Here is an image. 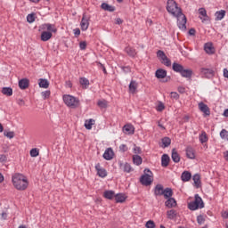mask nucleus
Segmentation results:
<instances>
[{
	"label": "nucleus",
	"mask_w": 228,
	"mask_h": 228,
	"mask_svg": "<svg viewBox=\"0 0 228 228\" xmlns=\"http://www.w3.org/2000/svg\"><path fill=\"white\" fill-rule=\"evenodd\" d=\"M164 191H165V189L163 188V185L157 184L154 189V195L156 197H161V195H163Z\"/></svg>",
	"instance_id": "nucleus-11"
},
{
	"label": "nucleus",
	"mask_w": 228,
	"mask_h": 228,
	"mask_svg": "<svg viewBox=\"0 0 228 228\" xmlns=\"http://www.w3.org/2000/svg\"><path fill=\"white\" fill-rule=\"evenodd\" d=\"M140 181L141 184H143V186H151V184H152L154 178L152 177V172L151 169L144 170V175L141 176Z\"/></svg>",
	"instance_id": "nucleus-4"
},
{
	"label": "nucleus",
	"mask_w": 228,
	"mask_h": 228,
	"mask_svg": "<svg viewBox=\"0 0 228 228\" xmlns=\"http://www.w3.org/2000/svg\"><path fill=\"white\" fill-rule=\"evenodd\" d=\"M199 140H200V143H206V142H208V134H206V132L203 131L201 133V134H200Z\"/></svg>",
	"instance_id": "nucleus-36"
},
{
	"label": "nucleus",
	"mask_w": 228,
	"mask_h": 228,
	"mask_svg": "<svg viewBox=\"0 0 228 228\" xmlns=\"http://www.w3.org/2000/svg\"><path fill=\"white\" fill-rule=\"evenodd\" d=\"M94 124H95V120L94 119H88V120H86L85 122V127L86 129H92V126H94Z\"/></svg>",
	"instance_id": "nucleus-42"
},
{
	"label": "nucleus",
	"mask_w": 228,
	"mask_h": 228,
	"mask_svg": "<svg viewBox=\"0 0 228 228\" xmlns=\"http://www.w3.org/2000/svg\"><path fill=\"white\" fill-rule=\"evenodd\" d=\"M95 170L97 171V175H99V177H102V179H104V177L108 175V172H106V169L102 168L101 167V164L99 163L95 165Z\"/></svg>",
	"instance_id": "nucleus-8"
},
{
	"label": "nucleus",
	"mask_w": 228,
	"mask_h": 228,
	"mask_svg": "<svg viewBox=\"0 0 228 228\" xmlns=\"http://www.w3.org/2000/svg\"><path fill=\"white\" fill-rule=\"evenodd\" d=\"M43 29H47L48 33H56L58 31V28H56V26L51 23H45L42 25Z\"/></svg>",
	"instance_id": "nucleus-9"
},
{
	"label": "nucleus",
	"mask_w": 228,
	"mask_h": 228,
	"mask_svg": "<svg viewBox=\"0 0 228 228\" xmlns=\"http://www.w3.org/2000/svg\"><path fill=\"white\" fill-rule=\"evenodd\" d=\"M197 222H198V224H200V225H202V224H204V216H199L197 217Z\"/></svg>",
	"instance_id": "nucleus-54"
},
{
	"label": "nucleus",
	"mask_w": 228,
	"mask_h": 228,
	"mask_svg": "<svg viewBox=\"0 0 228 228\" xmlns=\"http://www.w3.org/2000/svg\"><path fill=\"white\" fill-rule=\"evenodd\" d=\"M19 86L21 90H26L29 86V81L27 78H23L19 81Z\"/></svg>",
	"instance_id": "nucleus-23"
},
{
	"label": "nucleus",
	"mask_w": 228,
	"mask_h": 228,
	"mask_svg": "<svg viewBox=\"0 0 228 228\" xmlns=\"http://www.w3.org/2000/svg\"><path fill=\"white\" fill-rule=\"evenodd\" d=\"M123 132L126 134H134V126L132 125H125L123 127Z\"/></svg>",
	"instance_id": "nucleus-18"
},
{
	"label": "nucleus",
	"mask_w": 228,
	"mask_h": 228,
	"mask_svg": "<svg viewBox=\"0 0 228 228\" xmlns=\"http://www.w3.org/2000/svg\"><path fill=\"white\" fill-rule=\"evenodd\" d=\"M170 163V157L167 154H164L161 157V166L167 167Z\"/></svg>",
	"instance_id": "nucleus-28"
},
{
	"label": "nucleus",
	"mask_w": 228,
	"mask_h": 228,
	"mask_svg": "<svg viewBox=\"0 0 228 228\" xmlns=\"http://www.w3.org/2000/svg\"><path fill=\"white\" fill-rule=\"evenodd\" d=\"M186 156L189 159H195V150L193 148L188 146L186 148Z\"/></svg>",
	"instance_id": "nucleus-20"
},
{
	"label": "nucleus",
	"mask_w": 228,
	"mask_h": 228,
	"mask_svg": "<svg viewBox=\"0 0 228 228\" xmlns=\"http://www.w3.org/2000/svg\"><path fill=\"white\" fill-rule=\"evenodd\" d=\"M126 195H125V194H122V193L117 194V195L115 196V200H116V202H120V203L126 202Z\"/></svg>",
	"instance_id": "nucleus-35"
},
{
	"label": "nucleus",
	"mask_w": 228,
	"mask_h": 228,
	"mask_svg": "<svg viewBox=\"0 0 228 228\" xmlns=\"http://www.w3.org/2000/svg\"><path fill=\"white\" fill-rule=\"evenodd\" d=\"M223 115H224V117H228V109L224 110Z\"/></svg>",
	"instance_id": "nucleus-64"
},
{
	"label": "nucleus",
	"mask_w": 228,
	"mask_h": 228,
	"mask_svg": "<svg viewBox=\"0 0 228 228\" xmlns=\"http://www.w3.org/2000/svg\"><path fill=\"white\" fill-rule=\"evenodd\" d=\"M162 195L165 197V199H170V197L173 195L172 189L166 188Z\"/></svg>",
	"instance_id": "nucleus-41"
},
{
	"label": "nucleus",
	"mask_w": 228,
	"mask_h": 228,
	"mask_svg": "<svg viewBox=\"0 0 228 228\" xmlns=\"http://www.w3.org/2000/svg\"><path fill=\"white\" fill-rule=\"evenodd\" d=\"M43 99H49L51 97V91H44L41 93Z\"/></svg>",
	"instance_id": "nucleus-47"
},
{
	"label": "nucleus",
	"mask_w": 228,
	"mask_h": 228,
	"mask_svg": "<svg viewBox=\"0 0 228 228\" xmlns=\"http://www.w3.org/2000/svg\"><path fill=\"white\" fill-rule=\"evenodd\" d=\"M220 136H221L222 140H228V131L225 129H223L220 132Z\"/></svg>",
	"instance_id": "nucleus-45"
},
{
	"label": "nucleus",
	"mask_w": 228,
	"mask_h": 228,
	"mask_svg": "<svg viewBox=\"0 0 228 228\" xmlns=\"http://www.w3.org/2000/svg\"><path fill=\"white\" fill-rule=\"evenodd\" d=\"M74 35L76 37H79V35H81V30H79V28H75L74 29Z\"/></svg>",
	"instance_id": "nucleus-58"
},
{
	"label": "nucleus",
	"mask_w": 228,
	"mask_h": 228,
	"mask_svg": "<svg viewBox=\"0 0 228 228\" xmlns=\"http://www.w3.org/2000/svg\"><path fill=\"white\" fill-rule=\"evenodd\" d=\"M79 83L82 88H88V86H90V80H88L86 77H80Z\"/></svg>",
	"instance_id": "nucleus-29"
},
{
	"label": "nucleus",
	"mask_w": 228,
	"mask_h": 228,
	"mask_svg": "<svg viewBox=\"0 0 228 228\" xmlns=\"http://www.w3.org/2000/svg\"><path fill=\"white\" fill-rule=\"evenodd\" d=\"M126 53L128 54V56H131L132 58H134V56H136V50L133 47H126L125 49Z\"/></svg>",
	"instance_id": "nucleus-32"
},
{
	"label": "nucleus",
	"mask_w": 228,
	"mask_h": 228,
	"mask_svg": "<svg viewBox=\"0 0 228 228\" xmlns=\"http://www.w3.org/2000/svg\"><path fill=\"white\" fill-rule=\"evenodd\" d=\"M167 216L169 220H175V218H177V211L174 209L167 210Z\"/></svg>",
	"instance_id": "nucleus-26"
},
{
	"label": "nucleus",
	"mask_w": 228,
	"mask_h": 228,
	"mask_svg": "<svg viewBox=\"0 0 228 228\" xmlns=\"http://www.w3.org/2000/svg\"><path fill=\"white\" fill-rule=\"evenodd\" d=\"M204 49L207 54H215V47L213 46V44L211 43L205 44Z\"/></svg>",
	"instance_id": "nucleus-12"
},
{
	"label": "nucleus",
	"mask_w": 228,
	"mask_h": 228,
	"mask_svg": "<svg viewBox=\"0 0 228 228\" xmlns=\"http://www.w3.org/2000/svg\"><path fill=\"white\" fill-rule=\"evenodd\" d=\"M134 154H142V149L138 146L134 147Z\"/></svg>",
	"instance_id": "nucleus-53"
},
{
	"label": "nucleus",
	"mask_w": 228,
	"mask_h": 228,
	"mask_svg": "<svg viewBox=\"0 0 228 228\" xmlns=\"http://www.w3.org/2000/svg\"><path fill=\"white\" fill-rule=\"evenodd\" d=\"M181 179L183 183H188L191 179V173L184 171L182 173Z\"/></svg>",
	"instance_id": "nucleus-21"
},
{
	"label": "nucleus",
	"mask_w": 228,
	"mask_h": 228,
	"mask_svg": "<svg viewBox=\"0 0 228 228\" xmlns=\"http://www.w3.org/2000/svg\"><path fill=\"white\" fill-rule=\"evenodd\" d=\"M63 101L69 108H77V106H79V100L70 94H65L63 96Z\"/></svg>",
	"instance_id": "nucleus-5"
},
{
	"label": "nucleus",
	"mask_w": 228,
	"mask_h": 228,
	"mask_svg": "<svg viewBox=\"0 0 228 228\" xmlns=\"http://www.w3.org/2000/svg\"><path fill=\"white\" fill-rule=\"evenodd\" d=\"M80 26L82 31H86V29H88V26H90V22H88V19L85 18V15H83Z\"/></svg>",
	"instance_id": "nucleus-17"
},
{
	"label": "nucleus",
	"mask_w": 228,
	"mask_h": 228,
	"mask_svg": "<svg viewBox=\"0 0 228 228\" xmlns=\"http://www.w3.org/2000/svg\"><path fill=\"white\" fill-rule=\"evenodd\" d=\"M195 188H200V175L196 174L192 176Z\"/></svg>",
	"instance_id": "nucleus-25"
},
{
	"label": "nucleus",
	"mask_w": 228,
	"mask_h": 228,
	"mask_svg": "<svg viewBox=\"0 0 228 228\" xmlns=\"http://www.w3.org/2000/svg\"><path fill=\"white\" fill-rule=\"evenodd\" d=\"M120 168L122 169L123 172H126L127 174L133 172V167L129 163L120 164Z\"/></svg>",
	"instance_id": "nucleus-22"
},
{
	"label": "nucleus",
	"mask_w": 228,
	"mask_h": 228,
	"mask_svg": "<svg viewBox=\"0 0 228 228\" xmlns=\"http://www.w3.org/2000/svg\"><path fill=\"white\" fill-rule=\"evenodd\" d=\"M171 99H179V94L175 93V92H171Z\"/></svg>",
	"instance_id": "nucleus-56"
},
{
	"label": "nucleus",
	"mask_w": 228,
	"mask_h": 228,
	"mask_svg": "<svg viewBox=\"0 0 228 228\" xmlns=\"http://www.w3.org/2000/svg\"><path fill=\"white\" fill-rule=\"evenodd\" d=\"M200 74L203 75L204 77H207V79H211V77L215 76V71L211 69L202 68L200 69Z\"/></svg>",
	"instance_id": "nucleus-6"
},
{
	"label": "nucleus",
	"mask_w": 228,
	"mask_h": 228,
	"mask_svg": "<svg viewBox=\"0 0 228 228\" xmlns=\"http://www.w3.org/2000/svg\"><path fill=\"white\" fill-rule=\"evenodd\" d=\"M2 94L7 95V97H12L13 95V89L12 87H3Z\"/></svg>",
	"instance_id": "nucleus-31"
},
{
	"label": "nucleus",
	"mask_w": 228,
	"mask_h": 228,
	"mask_svg": "<svg viewBox=\"0 0 228 228\" xmlns=\"http://www.w3.org/2000/svg\"><path fill=\"white\" fill-rule=\"evenodd\" d=\"M7 216H8V214H6V212H3V213L1 214V218H2V220H6Z\"/></svg>",
	"instance_id": "nucleus-60"
},
{
	"label": "nucleus",
	"mask_w": 228,
	"mask_h": 228,
	"mask_svg": "<svg viewBox=\"0 0 228 228\" xmlns=\"http://www.w3.org/2000/svg\"><path fill=\"white\" fill-rule=\"evenodd\" d=\"M224 76L225 77H227V79H228V69H224Z\"/></svg>",
	"instance_id": "nucleus-63"
},
{
	"label": "nucleus",
	"mask_w": 228,
	"mask_h": 228,
	"mask_svg": "<svg viewBox=\"0 0 228 228\" xmlns=\"http://www.w3.org/2000/svg\"><path fill=\"white\" fill-rule=\"evenodd\" d=\"M137 89H138V83L134 80H132L129 84L130 94H136Z\"/></svg>",
	"instance_id": "nucleus-19"
},
{
	"label": "nucleus",
	"mask_w": 228,
	"mask_h": 228,
	"mask_svg": "<svg viewBox=\"0 0 228 228\" xmlns=\"http://www.w3.org/2000/svg\"><path fill=\"white\" fill-rule=\"evenodd\" d=\"M79 47H80L81 51H85V49H86V42H85V41L80 42Z\"/></svg>",
	"instance_id": "nucleus-55"
},
{
	"label": "nucleus",
	"mask_w": 228,
	"mask_h": 228,
	"mask_svg": "<svg viewBox=\"0 0 228 228\" xmlns=\"http://www.w3.org/2000/svg\"><path fill=\"white\" fill-rule=\"evenodd\" d=\"M40 152L38 151V149L33 148L32 150H30L31 158H37Z\"/></svg>",
	"instance_id": "nucleus-44"
},
{
	"label": "nucleus",
	"mask_w": 228,
	"mask_h": 228,
	"mask_svg": "<svg viewBox=\"0 0 228 228\" xmlns=\"http://www.w3.org/2000/svg\"><path fill=\"white\" fill-rule=\"evenodd\" d=\"M7 158L6 155H1L0 156V162L1 163H4V161H6Z\"/></svg>",
	"instance_id": "nucleus-59"
},
{
	"label": "nucleus",
	"mask_w": 228,
	"mask_h": 228,
	"mask_svg": "<svg viewBox=\"0 0 228 228\" xmlns=\"http://www.w3.org/2000/svg\"><path fill=\"white\" fill-rule=\"evenodd\" d=\"M157 56L160 58V60H163L167 55L165 54V52L159 50L157 52Z\"/></svg>",
	"instance_id": "nucleus-52"
},
{
	"label": "nucleus",
	"mask_w": 228,
	"mask_h": 228,
	"mask_svg": "<svg viewBox=\"0 0 228 228\" xmlns=\"http://www.w3.org/2000/svg\"><path fill=\"white\" fill-rule=\"evenodd\" d=\"M133 161H134V165H137L138 167L142 163V157H140L139 155H134Z\"/></svg>",
	"instance_id": "nucleus-43"
},
{
	"label": "nucleus",
	"mask_w": 228,
	"mask_h": 228,
	"mask_svg": "<svg viewBox=\"0 0 228 228\" xmlns=\"http://www.w3.org/2000/svg\"><path fill=\"white\" fill-rule=\"evenodd\" d=\"M166 208H168L171 209L172 208H175L177 206V201H175V199L174 198H169L165 202Z\"/></svg>",
	"instance_id": "nucleus-13"
},
{
	"label": "nucleus",
	"mask_w": 228,
	"mask_h": 228,
	"mask_svg": "<svg viewBox=\"0 0 228 228\" xmlns=\"http://www.w3.org/2000/svg\"><path fill=\"white\" fill-rule=\"evenodd\" d=\"M97 106H99L101 110H104L108 108V102L106 100H99L97 102Z\"/></svg>",
	"instance_id": "nucleus-39"
},
{
	"label": "nucleus",
	"mask_w": 228,
	"mask_h": 228,
	"mask_svg": "<svg viewBox=\"0 0 228 228\" xmlns=\"http://www.w3.org/2000/svg\"><path fill=\"white\" fill-rule=\"evenodd\" d=\"M102 10H105L106 12H115V7L110 5L106 3L102 4Z\"/></svg>",
	"instance_id": "nucleus-38"
},
{
	"label": "nucleus",
	"mask_w": 228,
	"mask_h": 228,
	"mask_svg": "<svg viewBox=\"0 0 228 228\" xmlns=\"http://www.w3.org/2000/svg\"><path fill=\"white\" fill-rule=\"evenodd\" d=\"M155 76L157 79H164V77H167V70L161 69H157Z\"/></svg>",
	"instance_id": "nucleus-14"
},
{
	"label": "nucleus",
	"mask_w": 228,
	"mask_h": 228,
	"mask_svg": "<svg viewBox=\"0 0 228 228\" xmlns=\"http://www.w3.org/2000/svg\"><path fill=\"white\" fill-rule=\"evenodd\" d=\"M157 111H163L165 110V104L163 102H159L156 107Z\"/></svg>",
	"instance_id": "nucleus-50"
},
{
	"label": "nucleus",
	"mask_w": 228,
	"mask_h": 228,
	"mask_svg": "<svg viewBox=\"0 0 228 228\" xmlns=\"http://www.w3.org/2000/svg\"><path fill=\"white\" fill-rule=\"evenodd\" d=\"M182 77H186L187 79H191V76L193 74V71L190 69H182V72L180 73Z\"/></svg>",
	"instance_id": "nucleus-15"
},
{
	"label": "nucleus",
	"mask_w": 228,
	"mask_h": 228,
	"mask_svg": "<svg viewBox=\"0 0 228 228\" xmlns=\"http://www.w3.org/2000/svg\"><path fill=\"white\" fill-rule=\"evenodd\" d=\"M162 63L166 65V67H170L172 65V61H170L167 58V55L164 59H162Z\"/></svg>",
	"instance_id": "nucleus-49"
},
{
	"label": "nucleus",
	"mask_w": 228,
	"mask_h": 228,
	"mask_svg": "<svg viewBox=\"0 0 228 228\" xmlns=\"http://www.w3.org/2000/svg\"><path fill=\"white\" fill-rule=\"evenodd\" d=\"M103 196L105 197V199H108L109 200H111V199H113V197H115V191H105L103 193Z\"/></svg>",
	"instance_id": "nucleus-34"
},
{
	"label": "nucleus",
	"mask_w": 228,
	"mask_h": 228,
	"mask_svg": "<svg viewBox=\"0 0 228 228\" xmlns=\"http://www.w3.org/2000/svg\"><path fill=\"white\" fill-rule=\"evenodd\" d=\"M167 10L171 15H174V17H176L177 19V26L179 29H182V31H184L186 29V16L183 14V12H181V8L177 7V4L174 0H168Z\"/></svg>",
	"instance_id": "nucleus-1"
},
{
	"label": "nucleus",
	"mask_w": 228,
	"mask_h": 228,
	"mask_svg": "<svg viewBox=\"0 0 228 228\" xmlns=\"http://www.w3.org/2000/svg\"><path fill=\"white\" fill-rule=\"evenodd\" d=\"M120 151H122L123 152H126V151H127V146H126V144H121L119 146Z\"/></svg>",
	"instance_id": "nucleus-57"
},
{
	"label": "nucleus",
	"mask_w": 228,
	"mask_h": 228,
	"mask_svg": "<svg viewBox=\"0 0 228 228\" xmlns=\"http://www.w3.org/2000/svg\"><path fill=\"white\" fill-rule=\"evenodd\" d=\"M225 17V11L221 10L216 12V20H222Z\"/></svg>",
	"instance_id": "nucleus-37"
},
{
	"label": "nucleus",
	"mask_w": 228,
	"mask_h": 228,
	"mask_svg": "<svg viewBox=\"0 0 228 228\" xmlns=\"http://www.w3.org/2000/svg\"><path fill=\"white\" fill-rule=\"evenodd\" d=\"M199 13H200V19L202 20V22L205 20H208V12H206V9L204 8H200L199 9Z\"/></svg>",
	"instance_id": "nucleus-27"
},
{
	"label": "nucleus",
	"mask_w": 228,
	"mask_h": 228,
	"mask_svg": "<svg viewBox=\"0 0 228 228\" xmlns=\"http://www.w3.org/2000/svg\"><path fill=\"white\" fill-rule=\"evenodd\" d=\"M189 209L191 211H197V209H202L204 208V201H202V198L199 196V194H195L194 201H191L188 204Z\"/></svg>",
	"instance_id": "nucleus-3"
},
{
	"label": "nucleus",
	"mask_w": 228,
	"mask_h": 228,
	"mask_svg": "<svg viewBox=\"0 0 228 228\" xmlns=\"http://www.w3.org/2000/svg\"><path fill=\"white\" fill-rule=\"evenodd\" d=\"M184 69V67H183V65L174 62L173 63V70L175 72H179V74H181V72L183 71V69Z\"/></svg>",
	"instance_id": "nucleus-33"
},
{
	"label": "nucleus",
	"mask_w": 228,
	"mask_h": 228,
	"mask_svg": "<svg viewBox=\"0 0 228 228\" xmlns=\"http://www.w3.org/2000/svg\"><path fill=\"white\" fill-rule=\"evenodd\" d=\"M39 88H49V80L45 78L38 79Z\"/></svg>",
	"instance_id": "nucleus-24"
},
{
	"label": "nucleus",
	"mask_w": 228,
	"mask_h": 228,
	"mask_svg": "<svg viewBox=\"0 0 228 228\" xmlns=\"http://www.w3.org/2000/svg\"><path fill=\"white\" fill-rule=\"evenodd\" d=\"M113 156H114V153H113V150L111 148H108L103 153V158L107 161L113 159Z\"/></svg>",
	"instance_id": "nucleus-10"
},
{
	"label": "nucleus",
	"mask_w": 228,
	"mask_h": 228,
	"mask_svg": "<svg viewBox=\"0 0 228 228\" xmlns=\"http://www.w3.org/2000/svg\"><path fill=\"white\" fill-rule=\"evenodd\" d=\"M51 38H53V33L47 31H43L41 33L42 42H47L48 40H51Z\"/></svg>",
	"instance_id": "nucleus-16"
},
{
	"label": "nucleus",
	"mask_w": 228,
	"mask_h": 228,
	"mask_svg": "<svg viewBox=\"0 0 228 228\" xmlns=\"http://www.w3.org/2000/svg\"><path fill=\"white\" fill-rule=\"evenodd\" d=\"M199 108H200V110L203 113L204 117H209V115H211L209 107H208V105H206L204 102H200Z\"/></svg>",
	"instance_id": "nucleus-7"
},
{
	"label": "nucleus",
	"mask_w": 228,
	"mask_h": 228,
	"mask_svg": "<svg viewBox=\"0 0 228 228\" xmlns=\"http://www.w3.org/2000/svg\"><path fill=\"white\" fill-rule=\"evenodd\" d=\"M224 157L225 161H228V151L224 152Z\"/></svg>",
	"instance_id": "nucleus-62"
},
{
	"label": "nucleus",
	"mask_w": 228,
	"mask_h": 228,
	"mask_svg": "<svg viewBox=\"0 0 228 228\" xmlns=\"http://www.w3.org/2000/svg\"><path fill=\"white\" fill-rule=\"evenodd\" d=\"M146 228H156V224H154V221L152 220H149L146 224H145Z\"/></svg>",
	"instance_id": "nucleus-46"
},
{
	"label": "nucleus",
	"mask_w": 228,
	"mask_h": 228,
	"mask_svg": "<svg viewBox=\"0 0 228 228\" xmlns=\"http://www.w3.org/2000/svg\"><path fill=\"white\" fill-rule=\"evenodd\" d=\"M122 22H124V20H122V19H120V18L116 19V24L120 25V24H122Z\"/></svg>",
	"instance_id": "nucleus-61"
},
{
	"label": "nucleus",
	"mask_w": 228,
	"mask_h": 228,
	"mask_svg": "<svg viewBox=\"0 0 228 228\" xmlns=\"http://www.w3.org/2000/svg\"><path fill=\"white\" fill-rule=\"evenodd\" d=\"M172 143V140H170L169 137H164L162 138V147L166 149V147H168Z\"/></svg>",
	"instance_id": "nucleus-40"
},
{
	"label": "nucleus",
	"mask_w": 228,
	"mask_h": 228,
	"mask_svg": "<svg viewBox=\"0 0 228 228\" xmlns=\"http://www.w3.org/2000/svg\"><path fill=\"white\" fill-rule=\"evenodd\" d=\"M12 186L16 190L20 191H24V190H28V186H29V182L28 181V177L20 173H16L12 176Z\"/></svg>",
	"instance_id": "nucleus-2"
},
{
	"label": "nucleus",
	"mask_w": 228,
	"mask_h": 228,
	"mask_svg": "<svg viewBox=\"0 0 228 228\" xmlns=\"http://www.w3.org/2000/svg\"><path fill=\"white\" fill-rule=\"evenodd\" d=\"M171 158L175 163H179V161H181V157L179 156V153H177L175 149L172 151Z\"/></svg>",
	"instance_id": "nucleus-30"
},
{
	"label": "nucleus",
	"mask_w": 228,
	"mask_h": 228,
	"mask_svg": "<svg viewBox=\"0 0 228 228\" xmlns=\"http://www.w3.org/2000/svg\"><path fill=\"white\" fill-rule=\"evenodd\" d=\"M35 20V14H28L27 16V21L29 22V24H32V22Z\"/></svg>",
	"instance_id": "nucleus-48"
},
{
	"label": "nucleus",
	"mask_w": 228,
	"mask_h": 228,
	"mask_svg": "<svg viewBox=\"0 0 228 228\" xmlns=\"http://www.w3.org/2000/svg\"><path fill=\"white\" fill-rule=\"evenodd\" d=\"M4 134L9 138L10 140H12V138L15 137V133L14 132H4Z\"/></svg>",
	"instance_id": "nucleus-51"
}]
</instances>
